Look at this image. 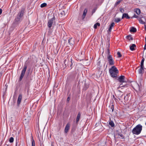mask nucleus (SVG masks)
I'll return each instance as SVG.
<instances>
[{"label": "nucleus", "mask_w": 146, "mask_h": 146, "mask_svg": "<svg viewBox=\"0 0 146 146\" xmlns=\"http://www.w3.org/2000/svg\"><path fill=\"white\" fill-rule=\"evenodd\" d=\"M60 14L62 15V16H64L65 15V12L64 11H61L60 12Z\"/></svg>", "instance_id": "obj_29"}, {"label": "nucleus", "mask_w": 146, "mask_h": 146, "mask_svg": "<svg viewBox=\"0 0 146 146\" xmlns=\"http://www.w3.org/2000/svg\"><path fill=\"white\" fill-rule=\"evenodd\" d=\"M14 138L13 137H11L9 139V141L10 143H12L13 142Z\"/></svg>", "instance_id": "obj_28"}, {"label": "nucleus", "mask_w": 146, "mask_h": 146, "mask_svg": "<svg viewBox=\"0 0 146 146\" xmlns=\"http://www.w3.org/2000/svg\"><path fill=\"white\" fill-rule=\"evenodd\" d=\"M126 37L129 40H133V38L131 37V35H128L126 36Z\"/></svg>", "instance_id": "obj_24"}, {"label": "nucleus", "mask_w": 146, "mask_h": 146, "mask_svg": "<svg viewBox=\"0 0 146 146\" xmlns=\"http://www.w3.org/2000/svg\"><path fill=\"white\" fill-rule=\"evenodd\" d=\"M22 97V94H20L18 96L17 100V104L18 106H19L21 103Z\"/></svg>", "instance_id": "obj_8"}, {"label": "nucleus", "mask_w": 146, "mask_h": 146, "mask_svg": "<svg viewBox=\"0 0 146 146\" xmlns=\"http://www.w3.org/2000/svg\"><path fill=\"white\" fill-rule=\"evenodd\" d=\"M136 29L133 27H131V29L130 30V31L131 32H133V33L136 32Z\"/></svg>", "instance_id": "obj_18"}, {"label": "nucleus", "mask_w": 146, "mask_h": 146, "mask_svg": "<svg viewBox=\"0 0 146 146\" xmlns=\"http://www.w3.org/2000/svg\"><path fill=\"white\" fill-rule=\"evenodd\" d=\"M111 108L112 110V111H113V105H112L111 106Z\"/></svg>", "instance_id": "obj_36"}, {"label": "nucleus", "mask_w": 146, "mask_h": 146, "mask_svg": "<svg viewBox=\"0 0 146 146\" xmlns=\"http://www.w3.org/2000/svg\"><path fill=\"white\" fill-rule=\"evenodd\" d=\"M138 68H139L138 70V73L139 74H141L142 75L143 73L144 72V67H139V66L138 67Z\"/></svg>", "instance_id": "obj_7"}, {"label": "nucleus", "mask_w": 146, "mask_h": 146, "mask_svg": "<svg viewBox=\"0 0 146 146\" xmlns=\"http://www.w3.org/2000/svg\"><path fill=\"white\" fill-rule=\"evenodd\" d=\"M2 12V10L1 9H0V15L1 14Z\"/></svg>", "instance_id": "obj_39"}, {"label": "nucleus", "mask_w": 146, "mask_h": 146, "mask_svg": "<svg viewBox=\"0 0 146 146\" xmlns=\"http://www.w3.org/2000/svg\"><path fill=\"white\" fill-rule=\"evenodd\" d=\"M134 11L137 15H139L141 13L140 10L138 8L135 9Z\"/></svg>", "instance_id": "obj_16"}, {"label": "nucleus", "mask_w": 146, "mask_h": 146, "mask_svg": "<svg viewBox=\"0 0 146 146\" xmlns=\"http://www.w3.org/2000/svg\"><path fill=\"white\" fill-rule=\"evenodd\" d=\"M114 25H115L114 23L113 22L111 24L110 26V28L108 30V31H109V32H111V29H112V27L114 26Z\"/></svg>", "instance_id": "obj_15"}, {"label": "nucleus", "mask_w": 146, "mask_h": 146, "mask_svg": "<svg viewBox=\"0 0 146 146\" xmlns=\"http://www.w3.org/2000/svg\"><path fill=\"white\" fill-rule=\"evenodd\" d=\"M113 98H114V99L115 100H116V99L115 98V96H113Z\"/></svg>", "instance_id": "obj_44"}, {"label": "nucleus", "mask_w": 146, "mask_h": 146, "mask_svg": "<svg viewBox=\"0 0 146 146\" xmlns=\"http://www.w3.org/2000/svg\"><path fill=\"white\" fill-rule=\"evenodd\" d=\"M142 129V125L140 124H138L133 129L132 132L133 134L138 135L141 133Z\"/></svg>", "instance_id": "obj_1"}, {"label": "nucleus", "mask_w": 146, "mask_h": 146, "mask_svg": "<svg viewBox=\"0 0 146 146\" xmlns=\"http://www.w3.org/2000/svg\"><path fill=\"white\" fill-rule=\"evenodd\" d=\"M121 19L120 18H115L114 19V21L117 23H118L121 21Z\"/></svg>", "instance_id": "obj_22"}, {"label": "nucleus", "mask_w": 146, "mask_h": 146, "mask_svg": "<svg viewBox=\"0 0 146 146\" xmlns=\"http://www.w3.org/2000/svg\"><path fill=\"white\" fill-rule=\"evenodd\" d=\"M54 143L53 142H51V146H53Z\"/></svg>", "instance_id": "obj_42"}, {"label": "nucleus", "mask_w": 146, "mask_h": 146, "mask_svg": "<svg viewBox=\"0 0 146 146\" xmlns=\"http://www.w3.org/2000/svg\"><path fill=\"white\" fill-rule=\"evenodd\" d=\"M47 5V4L46 3H43L42 4L40 5V7L41 8H43L46 6Z\"/></svg>", "instance_id": "obj_27"}, {"label": "nucleus", "mask_w": 146, "mask_h": 146, "mask_svg": "<svg viewBox=\"0 0 146 146\" xmlns=\"http://www.w3.org/2000/svg\"><path fill=\"white\" fill-rule=\"evenodd\" d=\"M24 13L25 10L24 9H22L18 14L17 17L15 19L16 21H19L21 19V18L23 17Z\"/></svg>", "instance_id": "obj_4"}, {"label": "nucleus", "mask_w": 146, "mask_h": 146, "mask_svg": "<svg viewBox=\"0 0 146 146\" xmlns=\"http://www.w3.org/2000/svg\"><path fill=\"white\" fill-rule=\"evenodd\" d=\"M107 50H108V54H110V52L109 49H108Z\"/></svg>", "instance_id": "obj_40"}, {"label": "nucleus", "mask_w": 146, "mask_h": 146, "mask_svg": "<svg viewBox=\"0 0 146 146\" xmlns=\"http://www.w3.org/2000/svg\"><path fill=\"white\" fill-rule=\"evenodd\" d=\"M118 71L117 68L114 66H113L109 70V72L111 76L113 78L116 77L118 73Z\"/></svg>", "instance_id": "obj_2"}, {"label": "nucleus", "mask_w": 146, "mask_h": 146, "mask_svg": "<svg viewBox=\"0 0 146 146\" xmlns=\"http://www.w3.org/2000/svg\"><path fill=\"white\" fill-rule=\"evenodd\" d=\"M138 20L139 21L140 23L142 24H145V22H144L141 19V17L139 18L138 19Z\"/></svg>", "instance_id": "obj_20"}, {"label": "nucleus", "mask_w": 146, "mask_h": 146, "mask_svg": "<svg viewBox=\"0 0 146 146\" xmlns=\"http://www.w3.org/2000/svg\"><path fill=\"white\" fill-rule=\"evenodd\" d=\"M120 11L121 13H123L124 12V10L123 8H121L120 9Z\"/></svg>", "instance_id": "obj_34"}, {"label": "nucleus", "mask_w": 146, "mask_h": 146, "mask_svg": "<svg viewBox=\"0 0 146 146\" xmlns=\"http://www.w3.org/2000/svg\"><path fill=\"white\" fill-rule=\"evenodd\" d=\"M144 58H143L141 60V62L140 66L144 67Z\"/></svg>", "instance_id": "obj_19"}, {"label": "nucleus", "mask_w": 146, "mask_h": 146, "mask_svg": "<svg viewBox=\"0 0 146 146\" xmlns=\"http://www.w3.org/2000/svg\"><path fill=\"white\" fill-rule=\"evenodd\" d=\"M70 100V98L69 97H68L67 99V101H69Z\"/></svg>", "instance_id": "obj_45"}, {"label": "nucleus", "mask_w": 146, "mask_h": 146, "mask_svg": "<svg viewBox=\"0 0 146 146\" xmlns=\"http://www.w3.org/2000/svg\"><path fill=\"white\" fill-rule=\"evenodd\" d=\"M107 58L108 63L110 65H113L114 64V61L111 55L110 54L108 55L107 56Z\"/></svg>", "instance_id": "obj_5"}, {"label": "nucleus", "mask_w": 146, "mask_h": 146, "mask_svg": "<svg viewBox=\"0 0 146 146\" xmlns=\"http://www.w3.org/2000/svg\"><path fill=\"white\" fill-rule=\"evenodd\" d=\"M134 89L136 90H140V87L139 84L137 83H135L134 84Z\"/></svg>", "instance_id": "obj_9"}, {"label": "nucleus", "mask_w": 146, "mask_h": 146, "mask_svg": "<svg viewBox=\"0 0 146 146\" xmlns=\"http://www.w3.org/2000/svg\"><path fill=\"white\" fill-rule=\"evenodd\" d=\"M100 25V23H97L94 24V28L95 29H96L97 28V26H99Z\"/></svg>", "instance_id": "obj_23"}, {"label": "nucleus", "mask_w": 146, "mask_h": 146, "mask_svg": "<svg viewBox=\"0 0 146 146\" xmlns=\"http://www.w3.org/2000/svg\"><path fill=\"white\" fill-rule=\"evenodd\" d=\"M125 77L123 76H121L119 78L118 80L119 82L121 83L124 82V78Z\"/></svg>", "instance_id": "obj_11"}, {"label": "nucleus", "mask_w": 146, "mask_h": 146, "mask_svg": "<svg viewBox=\"0 0 146 146\" xmlns=\"http://www.w3.org/2000/svg\"><path fill=\"white\" fill-rule=\"evenodd\" d=\"M68 43L70 45H73L74 43V39L71 38L68 40Z\"/></svg>", "instance_id": "obj_12"}, {"label": "nucleus", "mask_w": 146, "mask_h": 146, "mask_svg": "<svg viewBox=\"0 0 146 146\" xmlns=\"http://www.w3.org/2000/svg\"><path fill=\"white\" fill-rule=\"evenodd\" d=\"M121 0H117L116 2L115 3L116 5H118L119 4L121 1Z\"/></svg>", "instance_id": "obj_30"}, {"label": "nucleus", "mask_w": 146, "mask_h": 146, "mask_svg": "<svg viewBox=\"0 0 146 146\" xmlns=\"http://www.w3.org/2000/svg\"><path fill=\"white\" fill-rule=\"evenodd\" d=\"M124 18H125L127 19H129L130 18L128 14L126 13H124L123 14L122 19H123Z\"/></svg>", "instance_id": "obj_13"}, {"label": "nucleus", "mask_w": 146, "mask_h": 146, "mask_svg": "<svg viewBox=\"0 0 146 146\" xmlns=\"http://www.w3.org/2000/svg\"><path fill=\"white\" fill-rule=\"evenodd\" d=\"M29 82L27 81L25 82V86L26 87H28L29 86Z\"/></svg>", "instance_id": "obj_32"}, {"label": "nucleus", "mask_w": 146, "mask_h": 146, "mask_svg": "<svg viewBox=\"0 0 146 146\" xmlns=\"http://www.w3.org/2000/svg\"><path fill=\"white\" fill-rule=\"evenodd\" d=\"M100 62H98V63H99V64H100Z\"/></svg>", "instance_id": "obj_49"}, {"label": "nucleus", "mask_w": 146, "mask_h": 146, "mask_svg": "<svg viewBox=\"0 0 146 146\" xmlns=\"http://www.w3.org/2000/svg\"><path fill=\"white\" fill-rule=\"evenodd\" d=\"M135 47V45L134 44H133L132 45L130 46V49L132 51H133L135 50L134 47Z\"/></svg>", "instance_id": "obj_17"}, {"label": "nucleus", "mask_w": 146, "mask_h": 146, "mask_svg": "<svg viewBox=\"0 0 146 146\" xmlns=\"http://www.w3.org/2000/svg\"><path fill=\"white\" fill-rule=\"evenodd\" d=\"M23 146H24L23 145Z\"/></svg>", "instance_id": "obj_50"}, {"label": "nucleus", "mask_w": 146, "mask_h": 146, "mask_svg": "<svg viewBox=\"0 0 146 146\" xmlns=\"http://www.w3.org/2000/svg\"><path fill=\"white\" fill-rule=\"evenodd\" d=\"M31 141H32V146H35V143L34 140L33 138L32 137L31 139Z\"/></svg>", "instance_id": "obj_25"}, {"label": "nucleus", "mask_w": 146, "mask_h": 146, "mask_svg": "<svg viewBox=\"0 0 146 146\" xmlns=\"http://www.w3.org/2000/svg\"><path fill=\"white\" fill-rule=\"evenodd\" d=\"M72 62H71V64L70 65V67H72Z\"/></svg>", "instance_id": "obj_47"}, {"label": "nucleus", "mask_w": 146, "mask_h": 146, "mask_svg": "<svg viewBox=\"0 0 146 146\" xmlns=\"http://www.w3.org/2000/svg\"><path fill=\"white\" fill-rule=\"evenodd\" d=\"M80 115H81L80 113H79L78 114L76 118V121L77 122H78L79 121L80 116Z\"/></svg>", "instance_id": "obj_21"}, {"label": "nucleus", "mask_w": 146, "mask_h": 146, "mask_svg": "<svg viewBox=\"0 0 146 146\" xmlns=\"http://www.w3.org/2000/svg\"><path fill=\"white\" fill-rule=\"evenodd\" d=\"M117 55H118V57H121V53L119 52H117Z\"/></svg>", "instance_id": "obj_31"}, {"label": "nucleus", "mask_w": 146, "mask_h": 146, "mask_svg": "<svg viewBox=\"0 0 146 146\" xmlns=\"http://www.w3.org/2000/svg\"><path fill=\"white\" fill-rule=\"evenodd\" d=\"M4 146H9V145H8V144H7L6 143H5V144Z\"/></svg>", "instance_id": "obj_43"}, {"label": "nucleus", "mask_w": 146, "mask_h": 146, "mask_svg": "<svg viewBox=\"0 0 146 146\" xmlns=\"http://www.w3.org/2000/svg\"><path fill=\"white\" fill-rule=\"evenodd\" d=\"M27 68V66L25 64L24 66V67L21 72V75L19 79V81H21L23 77H24L26 70Z\"/></svg>", "instance_id": "obj_3"}, {"label": "nucleus", "mask_w": 146, "mask_h": 146, "mask_svg": "<svg viewBox=\"0 0 146 146\" xmlns=\"http://www.w3.org/2000/svg\"><path fill=\"white\" fill-rule=\"evenodd\" d=\"M70 124L69 123H68L65 127L64 129V132L65 133H67L68 131L70 129Z\"/></svg>", "instance_id": "obj_10"}, {"label": "nucleus", "mask_w": 146, "mask_h": 146, "mask_svg": "<svg viewBox=\"0 0 146 146\" xmlns=\"http://www.w3.org/2000/svg\"><path fill=\"white\" fill-rule=\"evenodd\" d=\"M144 49H146V43H145V44L144 46Z\"/></svg>", "instance_id": "obj_41"}, {"label": "nucleus", "mask_w": 146, "mask_h": 146, "mask_svg": "<svg viewBox=\"0 0 146 146\" xmlns=\"http://www.w3.org/2000/svg\"><path fill=\"white\" fill-rule=\"evenodd\" d=\"M66 59H65L64 61V64H65V66H66Z\"/></svg>", "instance_id": "obj_38"}, {"label": "nucleus", "mask_w": 146, "mask_h": 146, "mask_svg": "<svg viewBox=\"0 0 146 146\" xmlns=\"http://www.w3.org/2000/svg\"><path fill=\"white\" fill-rule=\"evenodd\" d=\"M109 124L112 127H113L114 126V124L113 122L112 121H110L109 123Z\"/></svg>", "instance_id": "obj_26"}, {"label": "nucleus", "mask_w": 146, "mask_h": 146, "mask_svg": "<svg viewBox=\"0 0 146 146\" xmlns=\"http://www.w3.org/2000/svg\"><path fill=\"white\" fill-rule=\"evenodd\" d=\"M87 9L86 8L84 10L83 14L82 15V17L83 19H84V18L85 17L86 15V13H87Z\"/></svg>", "instance_id": "obj_14"}, {"label": "nucleus", "mask_w": 146, "mask_h": 146, "mask_svg": "<svg viewBox=\"0 0 146 146\" xmlns=\"http://www.w3.org/2000/svg\"><path fill=\"white\" fill-rule=\"evenodd\" d=\"M118 135H119L121 137H122V139H123L124 138L123 135L122 134H119Z\"/></svg>", "instance_id": "obj_35"}, {"label": "nucleus", "mask_w": 146, "mask_h": 146, "mask_svg": "<svg viewBox=\"0 0 146 146\" xmlns=\"http://www.w3.org/2000/svg\"><path fill=\"white\" fill-rule=\"evenodd\" d=\"M55 17H54L53 18L48 21L47 25L49 28H50L52 27V24L55 21Z\"/></svg>", "instance_id": "obj_6"}, {"label": "nucleus", "mask_w": 146, "mask_h": 146, "mask_svg": "<svg viewBox=\"0 0 146 146\" xmlns=\"http://www.w3.org/2000/svg\"><path fill=\"white\" fill-rule=\"evenodd\" d=\"M129 94H127L126 95V96H124V100L126 101V100H127V99L126 100L125 99V98H126V96L127 97L128 96V95H129Z\"/></svg>", "instance_id": "obj_37"}, {"label": "nucleus", "mask_w": 146, "mask_h": 146, "mask_svg": "<svg viewBox=\"0 0 146 146\" xmlns=\"http://www.w3.org/2000/svg\"><path fill=\"white\" fill-rule=\"evenodd\" d=\"M139 18V17L137 15H136L134 14L133 16L131 17V18Z\"/></svg>", "instance_id": "obj_33"}, {"label": "nucleus", "mask_w": 146, "mask_h": 146, "mask_svg": "<svg viewBox=\"0 0 146 146\" xmlns=\"http://www.w3.org/2000/svg\"><path fill=\"white\" fill-rule=\"evenodd\" d=\"M100 62H98V63H99V64H100Z\"/></svg>", "instance_id": "obj_48"}, {"label": "nucleus", "mask_w": 146, "mask_h": 146, "mask_svg": "<svg viewBox=\"0 0 146 146\" xmlns=\"http://www.w3.org/2000/svg\"><path fill=\"white\" fill-rule=\"evenodd\" d=\"M95 12V11H94V10H93L92 11V14L93 13H94Z\"/></svg>", "instance_id": "obj_46"}]
</instances>
